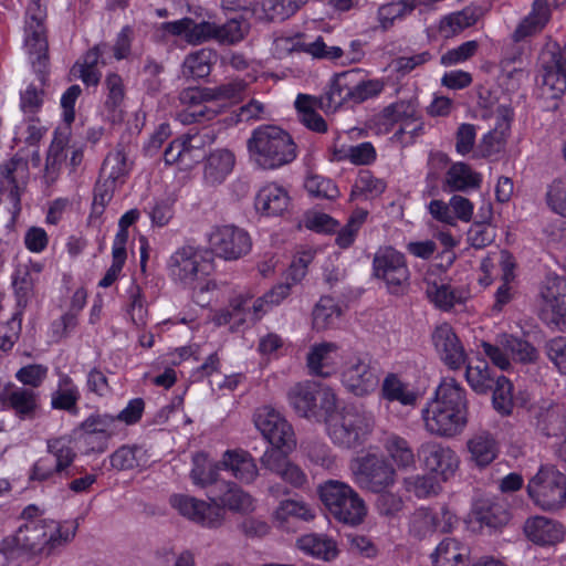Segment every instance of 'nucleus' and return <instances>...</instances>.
Listing matches in <instances>:
<instances>
[{"label":"nucleus","instance_id":"f257e3e1","mask_svg":"<svg viewBox=\"0 0 566 566\" xmlns=\"http://www.w3.org/2000/svg\"><path fill=\"white\" fill-rule=\"evenodd\" d=\"M423 429L430 436L452 439L469 423L465 389L453 378L443 379L421 409Z\"/></svg>","mask_w":566,"mask_h":566},{"label":"nucleus","instance_id":"f03ea898","mask_svg":"<svg viewBox=\"0 0 566 566\" xmlns=\"http://www.w3.org/2000/svg\"><path fill=\"white\" fill-rule=\"evenodd\" d=\"M167 270L195 303L205 306L211 302L218 285L211 277L213 262L206 251L192 245L180 247L167 260Z\"/></svg>","mask_w":566,"mask_h":566},{"label":"nucleus","instance_id":"7ed1b4c3","mask_svg":"<svg viewBox=\"0 0 566 566\" xmlns=\"http://www.w3.org/2000/svg\"><path fill=\"white\" fill-rule=\"evenodd\" d=\"M75 532L76 525L73 522L38 518L27 521L15 533L3 538V545L31 556H49L70 542Z\"/></svg>","mask_w":566,"mask_h":566},{"label":"nucleus","instance_id":"20e7f679","mask_svg":"<svg viewBox=\"0 0 566 566\" xmlns=\"http://www.w3.org/2000/svg\"><path fill=\"white\" fill-rule=\"evenodd\" d=\"M250 161L264 170L279 169L297 157V146L292 136L275 125H261L247 140Z\"/></svg>","mask_w":566,"mask_h":566},{"label":"nucleus","instance_id":"39448f33","mask_svg":"<svg viewBox=\"0 0 566 566\" xmlns=\"http://www.w3.org/2000/svg\"><path fill=\"white\" fill-rule=\"evenodd\" d=\"M326 432L331 440L343 448H355L369 436L370 420L354 408H337V398L332 389L321 395Z\"/></svg>","mask_w":566,"mask_h":566},{"label":"nucleus","instance_id":"423d86ee","mask_svg":"<svg viewBox=\"0 0 566 566\" xmlns=\"http://www.w3.org/2000/svg\"><path fill=\"white\" fill-rule=\"evenodd\" d=\"M249 80H234L219 87H189L181 92L180 101L187 106L185 122H200L212 119L228 102L237 101L247 85L256 80L248 75Z\"/></svg>","mask_w":566,"mask_h":566},{"label":"nucleus","instance_id":"0eeeda50","mask_svg":"<svg viewBox=\"0 0 566 566\" xmlns=\"http://www.w3.org/2000/svg\"><path fill=\"white\" fill-rule=\"evenodd\" d=\"M396 125L399 128L392 138L402 145L411 144L415 138L423 134L424 124L421 120L417 99H398L390 103L369 120V128L376 135H387Z\"/></svg>","mask_w":566,"mask_h":566},{"label":"nucleus","instance_id":"6e6552de","mask_svg":"<svg viewBox=\"0 0 566 566\" xmlns=\"http://www.w3.org/2000/svg\"><path fill=\"white\" fill-rule=\"evenodd\" d=\"M321 501L338 521L357 525L367 514L364 500L348 484L329 480L318 488Z\"/></svg>","mask_w":566,"mask_h":566},{"label":"nucleus","instance_id":"1a4fd4ad","mask_svg":"<svg viewBox=\"0 0 566 566\" xmlns=\"http://www.w3.org/2000/svg\"><path fill=\"white\" fill-rule=\"evenodd\" d=\"M537 91L545 101L559 99L566 92V43H551L542 51Z\"/></svg>","mask_w":566,"mask_h":566},{"label":"nucleus","instance_id":"9d476101","mask_svg":"<svg viewBox=\"0 0 566 566\" xmlns=\"http://www.w3.org/2000/svg\"><path fill=\"white\" fill-rule=\"evenodd\" d=\"M526 491L532 502L544 511H555L566 504V475L555 465H541L528 480Z\"/></svg>","mask_w":566,"mask_h":566},{"label":"nucleus","instance_id":"9b49d317","mask_svg":"<svg viewBox=\"0 0 566 566\" xmlns=\"http://www.w3.org/2000/svg\"><path fill=\"white\" fill-rule=\"evenodd\" d=\"M253 422L261 436L273 449L287 454L296 447V437L292 424L275 408L261 406L253 413Z\"/></svg>","mask_w":566,"mask_h":566},{"label":"nucleus","instance_id":"f8f14e48","mask_svg":"<svg viewBox=\"0 0 566 566\" xmlns=\"http://www.w3.org/2000/svg\"><path fill=\"white\" fill-rule=\"evenodd\" d=\"M373 270L391 294H401L409 285L410 272L406 258L392 247H381L376 251Z\"/></svg>","mask_w":566,"mask_h":566},{"label":"nucleus","instance_id":"ddd939ff","mask_svg":"<svg viewBox=\"0 0 566 566\" xmlns=\"http://www.w3.org/2000/svg\"><path fill=\"white\" fill-rule=\"evenodd\" d=\"M417 454L422 469L440 483L451 481L460 470V457L449 446L428 441L419 447Z\"/></svg>","mask_w":566,"mask_h":566},{"label":"nucleus","instance_id":"4468645a","mask_svg":"<svg viewBox=\"0 0 566 566\" xmlns=\"http://www.w3.org/2000/svg\"><path fill=\"white\" fill-rule=\"evenodd\" d=\"M355 482L373 492H382L396 482V471L384 459L375 454L356 458L350 463Z\"/></svg>","mask_w":566,"mask_h":566},{"label":"nucleus","instance_id":"2eb2a0df","mask_svg":"<svg viewBox=\"0 0 566 566\" xmlns=\"http://www.w3.org/2000/svg\"><path fill=\"white\" fill-rule=\"evenodd\" d=\"M169 503L180 515L206 528H219L226 520V513L216 497L207 502L187 494H174Z\"/></svg>","mask_w":566,"mask_h":566},{"label":"nucleus","instance_id":"dca6fc26","mask_svg":"<svg viewBox=\"0 0 566 566\" xmlns=\"http://www.w3.org/2000/svg\"><path fill=\"white\" fill-rule=\"evenodd\" d=\"M208 243L211 252L226 261L239 260L252 249L250 234L232 224L212 228L208 234Z\"/></svg>","mask_w":566,"mask_h":566},{"label":"nucleus","instance_id":"f3484780","mask_svg":"<svg viewBox=\"0 0 566 566\" xmlns=\"http://www.w3.org/2000/svg\"><path fill=\"white\" fill-rule=\"evenodd\" d=\"M340 381L348 392L356 397H365L376 390L379 378L369 359L353 356L344 364Z\"/></svg>","mask_w":566,"mask_h":566},{"label":"nucleus","instance_id":"a211bd4d","mask_svg":"<svg viewBox=\"0 0 566 566\" xmlns=\"http://www.w3.org/2000/svg\"><path fill=\"white\" fill-rule=\"evenodd\" d=\"M325 389L311 381L297 382L287 391L289 406L298 417L318 421L323 415L321 395Z\"/></svg>","mask_w":566,"mask_h":566},{"label":"nucleus","instance_id":"6ab92c4d","mask_svg":"<svg viewBox=\"0 0 566 566\" xmlns=\"http://www.w3.org/2000/svg\"><path fill=\"white\" fill-rule=\"evenodd\" d=\"M431 338L438 356L450 369H460L467 363L465 349L451 325H438Z\"/></svg>","mask_w":566,"mask_h":566},{"label":"nucleus","instance_id":"aec40b11","mask_svg":"<svg viewBox=\"0 0 566 566\" xmlns=\"http://www.w3.org/2000/svg\"><path fill=\"white\" fill-rule=\"evenodd\" d=\"M543 314L555 325H566V279L548 276L541 290Z\"/></svg>","mask_w":566,"mask_h":566},{"label":"nucleus","instance_id":"412c9836","mask_svg":"<svg viewBox=\"0 0 566 566\" xmlns=\"http://www.w3.org/2000/svg\"><path fill=\"white\" fill-rule=\"evenodd\" d=\"M221 470L241 484L250 485L259 478V467L252 454L244 449H229L220 458Z\"/></svg>","mask_w":566,"mask_h":566},{"label":"nucleus","instance_id":"4be33fe9","mask_svg":"<svg viewBox=\"0 0 566 566\" xmlns=\"http://www.w3.org/2000/svg\"><path fill=\"white\" fill-rule=\"evenodd\" d=\"M202 156V140L198 135H187L175 139L164 154L166 164L177 165L184 170L190 169Z\"/></svg>","mask_w":566,"mask_h":566},{"label":"nucleus","instance_id":"5701e85b","mask_svg":"<svg viewBox=\"0 0 566 566\" xmlns=\"http://www.w3.org/2000/svg\"><path fill=\"white\" fill-rule=\"evenodd\" d=\"M291 206L289 191L276 182L263 185L255 195L254 207L265 217L282 216Z\"/></svg>","mask_w":566,"mask_h":566},{"label":"nucleus","instance_id":"b1692460","mask_svg":"<svg viewBox=\"0 0 566 566\" xmlns=\"http://www.w3.org/2000/svg\"><path fill=\"white\" fill-rule=\"evenodd\" d=\"M28 176V165L21 158H12L0 169V191L7 193L14 206L20 202Z\"/></svg>","mask_w":566,"mask_h":566},{"label":"nucleus","instance_id":"393cba45","mask_svg":"<svg viewBox=\"0 0 566 566\" xmlns=\"http://www.w3.org/2000/svg\"><path fill=\"white\" fill-rule=\"evenodd\" d=\"M340 358L337 344L324 342L310 348L306 360L311 374L329 377L336 371Z\"/></svg>","mask_w":566,"mask_h":566},{"label":"nucleus","instance_id":"a878e982","mask_svg":"<svg viewBox=\"0 0 566 566\" xmlns=\"http://www.w3.org/2000/svg\"><path fill=\"white\" fill-rule=\"evenodd\" d=\"M353 77L356 70H349L336 74L329 83L328 90L319 101V106L325 112H335L347 102H353Z\"/></svg>","mask_w":566,"mask_h":566},{"label":"nucleus","instance_id":"bb28decb","mask_svg":"<svg viewBox=\"0 0 566 566\" xmlns=\"http://www.w3.org/2000/svg\"><path fill=\"white\" fill-rule=\"evenodd\" d=\"M468 461L476 468L490 465L499 454V444L488 431L473 433L465 442Z\"/></svg>","mask_w":566,"mask_h":566},{"label":"nucleus","instance_id":"cd10ccee","mask_svg":"<svg viewBox=\"0 0 566 566\" xmlns=\"http://www.w3.org/2000/svg\"><path fill=\"white\" fill-rule=\"evenodd\" d=\"M380 392L385 400L403 407H415L420 398L419 391L396 373H388L384 377Z\"/></svg>","mask_w":566,"mask_h":566},{"label":"nucleus","instance_id":"c85d7f7f","mask_svg":"<svg viewBox=\"0 0 566 566\" xmlns=\"http://www.w3.org/2000/svg\"><path fill=\"white\" fill-rule=\"evenodd\" d=\"M261 462L264 468L277 474L293 488H303L307 482L305 472L295 463L279 455L275 450H266L261 457Z\"/></svg>","mask_w":566,"mask_h":566},{"label":"nucleus","instance_id":"c756f323","mask_svg":"<svg viewBox=\"0 0 566 566\" xmlns=\"http://www.w3.org/2000/svg\"><path fill=\"white\" fill-rule=\"evenodd\" d=\"M0 401L21 418L32 417L39 407V395L31 389L8 385L0 394Z\"/></svg>","mask_w":566,"mask_h":566},{"label":"nucleus","instance_id":"7c9ffc66","mask_svg":"<svg viewBox=\"0 0 566 566\" xmlns=\"http://www.w3.org/2000/svg\"><path fill=\"white\" fill-rule=\"evenodd\" d=\"M524 533L537 545H555L564 537L563 526L544 516L528 518L524 525Z\"/></svg>","mask_w":566,"mask_h":566},{"label":"nucleus","instance_id":"2f4dec72","mask_svg":"<svg viewBox=\"0 0 566 566\" xmlns=\"http://www.w3.org/2000/svg\"><path fill=\"white\" fill-rule=\"evenodd\" d=\"M24 46L32 64H44L48 52V41L41 17L31 15L27 19L24 30Z\"/></svg>","mask_w":566,"mask_h":566},{"label":"nucleus","instance_id":"473e14b6","mask_svg":"<svg viewBox=\"0 0 566 566\" xmlns=\"http://www.w3.org/2000/svg\"><path fill=\"white\" fill-rule=\"evenodd\" d=\"M275 46L280 51H303L315 59L338 60L343 56V50L339 46H327L322 38L301 43L298 40L282 36L275 40Z\"/></svg>","mask_w":566,"mask_h":566},{"label":"nucleus","instance_id":"72a5a7b5","mask_svg":"<svg viewBox=\"0 0 566 566\" xmlns=\"http://www.w3.org/2000/svg\"><path fill=\"white\" fill-rule=\"evenodd\" d=\"M315 512L306 503L293 499L281 501L272 514L273 523L282 530H290L296 521L308 522Z\"/></svg>","mask_w":566,"mask_h":566},{"label":"nucleus","instance_id":"f704fd0d","mask_svg":"<svg viewBox=\"0 0 566 566\" xmlns=\"http://www.w3.org/2000/svg\"><path fill=\"white\" fill-rule=\"evenodd\" d=\"M470 555L471 549L467 544L448 537L438 544L432 559L436 566H464Z\"/></svg>","mask_w":566,"mask_h":566},{"label":"nucleus","instance_id":"c9c22d12","mask_svg":"<svg viewBox=\"0 0 566 566\" xmlns=\"http://www.w3.org/2000/svg\"><path fill=\"white\" fill-rule=\"evenodd\" d=\"M332 159L354 165H369L376 159V150L369 142L352 146L337 138L332 146Z\"/></svg>","mask_w":566,"mask_h":566},{"label":"nucleus","instance_id":"e433bc0d","mask_svg":"<svg viewBox=\"0 0 566 566\" xmlns=\"http://www.w3.org/2000/svg\"><path fill=\"white\" fill-rule=\"evenodd\" d=\"M234 155L228 149H217L210 154L205 167V179L210 185L221 184L232 171Z\"/></svg>","mask_w":566,"mask_h":566},{"label":"nucleus","instance_id":"4c0bfd02","mask_svg":"<svg viewBox=\"0 0 566 566\" xmlns=\"http://www.w3.org/2000/svg\"><path fill=\"white\" fill-rule=\"evenodd\" d=\"M216 500L224 512L229 510L238 513H249L254 510L252 495L233 482H226L224 491L216 496Z\"/></svg>","mask_w":566,"mask_h":566},{"label":"nucleus","instance_id":"58836bf2","mask_svg":"<svg viewBox=\"0 0 566 566\" xmlns=\"http://www.w3.org/2000/svg\"><path fill=\"white\" fill-rule=\"evenodd\" d=\"M551 11L544 0H536L528 15L517 25L514 32L515 41H521L526 36L539 32L548 22Z\"/></svg>","mask_w":566,"mask_h":566},{"label":"nucleus","instance_id":"ea45409f","mask_svg":"<svg viewBox=\"0 0 566 566\" xmlns=\"http://www.w3.org/2000/svg\"><path fill=\"white\" fill-rule=\"evenodd\" d=\"M107 96L105 101L106 118L112 123H120L124 119L122 104L124 102L125 91L120 76L109 74L105 81Z\"/></svg>","mask_w":566,"mask_h":566},{"label":"nucleus","instance_id":"a19ab883","mask_svg":"<svg viewBox=\"0 0 566 566\" xmlns=\"http://www.w3.org/2000/svg\"><path fill=\"white\" fill-rule=\"evenodd\" d=\"M482 178L464 163L453 164L447 171L444 186L450 191H464L471 188H479Z\"/></svg>","mask_w":566,"mask_h":566},{"label":"nucleus","instance_id":"79ce46f5","mask_svg":"<svg viewBox=\"0 0 566 566\" xmlns=\"http://www.w3.org/2000/svg\"><path fill=\"white\" fill-rule=\"evenodd\" d=\"M297 547L304 553L323 559L331 560L338 555L336 543L325 535L307 534L297 539Z\"/></svg>","mask_w":566,"mask_h":566},{"label":"nucleus","instance_id":"37998d69","mask_svg":"<svg viewBox=\"0 0 566 566\" xmlns=\"http://www.w3.org/2000/svg\"><path fill=\"white\" fill-rule=\"evenodd\" d=\"M106 45L96 46L90 50L82 62H77L73 69L72 73L74 76L80 77L84 84L86 85H97L101 78V73L97 71L96 65L98 63L99 57H103V64L106 63Z\"/></svg>","mask_w":566,"mask_h":566},{"label":"nucleus","instance_id":"c03bdc74","mask_svg":"<svg viewBox=\"0 0 566 566\" xmlns=\"http://www.w3.org/2000/svg\"><path fill=\"white\" fill-rule=\"evenodd\" d=\"M427 295L437 307L442 310H450L468 298L465 290L446 283H430Z\"/></svg>","mask_w":566,"mask_h":566},{"label":"nucleus","instance_id":"a18cd8bd","mask_svg":"<svg viewBox=\"0 0 566 566\" xmlns=\"http://www.w3.org/2000/svg\"><path fill=\"white\" fill-rule=\"evenodd\" d=\"M78 399V388L67 375L62 374L56 389L52 392L51 407L57 410L75 412Z\"/></svg>","mask_w":566,"mask_h":566},{"label":"nucleus","instance_id":"49530a36","mask_svg":"<svg viewBox=\"0 0 566 566\" xmlns=\"http://www.w3.org/2000/svg\"><path fill=\"white\" fill-rule=\"evenodd\" d=\"M342 315L337 302L329 297H321L313 308L312 324L316 331H325L335 326Z\"/></svg>","mask_w":566,"mask_h":566},{"label":"nucleus","instance_id":"de8ad7c7","mask_svg":"<svg viewBox=\"0 0 566 566\" xmlns=\"http://www.w3.org/2000/svg\"><path fill=\"white\" fill-rule=\"evenodd\" d=\"M476 22V15L470 9L453 12L440 19L438 31L444 39H450Z\"/></svg>","mask_w":566,"mask_h":566},{"label":"nucleus","instance_id":"09e8293b","mask_svg":"<svg viewBox=\"0 0 566 566\" xmlns=\"http://www.w3.org/2000/svg\"><path fill=\"white\" fill-rule=\"evenodd\" d=\"M130 170L126 154L122 149L111 151L102 167V178L116 185L123 184Z\"/></svg>","mask_w":566,"mask_h":566},{"label":"nucleus","instance_id":"8fccbe9b","mask_svg":"<svg viewBox=\"0 0 566 566\" xmlns=\"http://www.w3.org/2000/svg\"><path fill=\"white\" fill-rule=\"evenodd\" d=\"M384 448L388 458L399 469H407L415 465V453L406 439L391 434L386 438Z\"/></svg>","mask_w":566,"mask_h":566},{"label":"nucleus","instance_id":"3c124183","mask_svg":"<svg viewBox=\"0 0 566 566\" xmlns=\"http://www.w3.org/2000/svg\"><path fill=\"white\" fill-rule=\"evenodd\" d=\"M217 54L209 49H201L189 54L182 64V74L193 78H202L209 75L211 65L216 61Z\"/></svg>","mask_w":566,"mask_h":566},{"label":"nucleus","instance_id":"603ef678","mask_svg":"<svg viewBox=\"0 0 566 566\" xmlns=\"http://www.w3.org/2000/svg\"><path fill=\"white\" fill-rule=\"evenodd\" d=\"M416 8V0H397L382 4L378 9L377 18L382 30L390 29L397 21H401Z\"/></svg>","mask_w":566,"mask_h":566},{"label":"nucleus","instance_id":"864d4df0","mask_svg":"<svg viewBox=\"0 0 566 566\" xmlns=\"http://www.w3.org/2000/svg\"><path fill=\"white\" fill-rule=\"evenodd\" d=\"M192 463L190 476L195 485L206 488L218 481L219 470H221L220 461L212 463L206 454L197 453L192 458Z\"/></svg>","mask_w":566,"mask_h":566},{"label":"nucleus","instance_id":"5fc2aeb1","mask_svg":"<svg viewBox=\"0 0 566 566\" xmlns=\"http://www.w3.org/2000/svg\"><path fill=\"white\" fill-rule=\"evenodd\" d=\"M474 518L481 524L490 528H497L504 525L509 515L502 505L489 501H481L474 505Z\"/></svg>","mask_w":566,"mask_h":566},{"label":"nucleus","instance_id":"6e6d98bb","mask_svg":"<svg viewBox=\"0 0 566 566\" xmlns=\"http://www.w3.org/2000/svg\"><path fill=\"white\" fill-rule=\"evenodd\" d=\"M250 300L248 293L238 294L232 301L230 306L240 315L239 321L244 322L247 319L259 321L265 313H268L273 306L268 303V298L264 295L258 297L252 305V310L245 311V306Z\"/></svg>","mask_w":566,"mask_h":566},{"label":"nucleus","instance_id":"4d7b16f0","mask_svg":"<svg viewBox=\"0 0 566 566\" xmlns=\"http://www.w3.org/2000/svg\"><path fill=\"white\" fill-rule=\"evenodd\" d=\"M307 0H263L260 19L284 20L294 14Z\"/></svg>","mask_w":566,"mask_h":566},{"label":"nucleus","instance_id":"13d9d810","mask_svg":"<svg viewBox=\"0 0 566 566\" xmlns=\"http://www.w3.org/2000/svg\"><path fill=\"white\" fill-rule=\"evenodd\" d=\"M86 436L101 434L104 439L114 436L119 429L115 416L107 413H95L90 416L81 424Z\"/></svg>","mask_w":566,"mask_h":566},{"label":"nucleus","instance_id":"bf43d9fd","mask_svg":"<svg viewBox=\"0 0 566 566\" xmlns=\"http://www.w3.org/2000/svg\"><path fill=\"white\" fill-rule=\"evenodd\" d=\"M386 184L381 179L373 176L369 171H361L354 184L350 200L378 197L384 192Z\"/></svg>","mask_w":566,"mask_h":566},{"label":"nucleus","instance_id":"052dcab7","mask_svg":"<svg viewBox=\"0 0 566 566\" xmlns=\"http://www.w3.org/2000/svg\"><path fill=\"white\" fill-rule=\"evenodd\" d=\"M48 455L52 457L55 469L62 473L73 463L76 453L69 439L57 438L48 442Z\"/></svg>","mask_w":566,"mask_h":566},{"label":"nucleus","instance_id":"680f3d73","mask_svg":"<svg viewBox=\"0 0 566 566\" xmlns=\"http://www.w3.org/2000/svg\"><path fill=\"white\" fill-rule=\"evenodd\" d=\"M146 462V452L139 447H122L111 457V464L117 470H132Z\"/></svg>","mask_w":566,"mask_h":566},{"label":"nucleus","instance_id":"e2e57ef3","mask_svg":"<svg viewBox=\"0 0 566 566\" xmlns=\"http://www.w3.org/2000/svg\"><path fill=\"white\" fill-rule=\"evenodd\" d=\"M465 377L470 387L478 394H485L491 388L492 377L490 368L484 360L469 364Z\"/></svg>","mask_w":566,"mask_h":566},{"label":"nucleus","instance_id":"0e129e2a","mask_svg":"<svg viewBox=\"0 0 566 566\" xmlns=\"http://www.w3.org/2000/svg\"><path fill=\"white\" fill-rule=\"evenodd\" d=\"M304 187L312 197L334 200L339 197L338 187L328 178L311 175L306 178Z\"/></svg>","mask_w":566,"mask_h":566},{"label":"nucleus","instance_id":"69168bd1","mask_svg":"<svg viewBox=\"0 0 566 566\" xmlns=\"http://www.w3.org/2000/svg\"><path fill=\"white\" fill-rule=\"evenodd\" d=\"M545 199L554 213L566 218V176L554 179L547 186Z\"/></svg>","mask_w":566,"mask_h":566},{"label":"nucleus","instance_id":"338daca9","mask_svg":"<svg viewBox=\"0 0 566 566\" xmlns=\"http://www.w3.org/2000/svg\"><path fill=\"white\" fill-rule=\"evenodd\" d=\"M499 342L506 350L510 352L512 358L516 360L530 363L534 361L537 357L536 349L525 340L510 335H503Z\"/></svg>","mask_w":566,"mask_h":566},{"label":"nucleus","instance_id":"774afa93","mask_svg":"<svg viewBox=\"0 0 566 566\" xmlns=\"http://www.w3.org/2000/svg\"><path fill=\"white\" fill-rule=\"evenodd\" d=\"M249 30L244 19H231L223 25H217L216 40L221 43H235L241 41Z\"/></svg>","mask_w":566,"mask_h":566}]
</instances>
